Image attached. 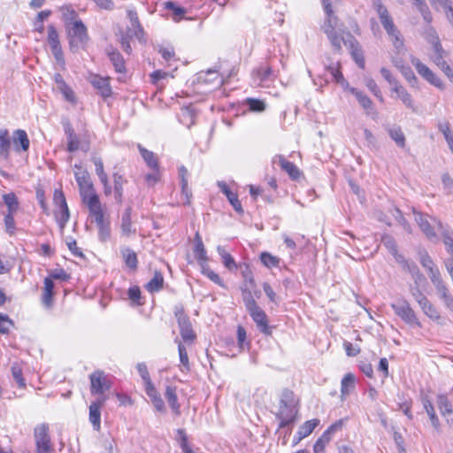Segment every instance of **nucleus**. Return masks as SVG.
<instances>
[{"mask_svg":"<svg viewBox=\"0 0 453 453\" xmlns=\"http://www.w3.org/2000/svg\"><path fill=\"white\" fill-rule=\"evenodd\" d=\"M322 5L326 17L321 29L326 35L334 50L340 53L342 43H343L349 50L357 66L365 69L364 51L358 41L349 32L346 31L344 24L340 22L339 19L334 14L330 0H322Z\"/></svg>","mask_w":453,"mask_h":453,"instance_id":"obj_1","label":"nucleus"},{"mask_svg":"<svg viewBox=\"0 0 453 453\" xmlns=\"http://www.w3.org/2000/svg\"><path fill=\"white\" fill-rule=\"evenodd\" d=\"M298 413L299 398L289 388H284L280 394L279 410L275 414L280 420L279 428L293 426L297 420Z\"/></svg>","mask_w":453,"mask_h":453,"instance_id":"obj_2","label":"nucleus"},{"mask_svg":"<svg viewBox=\"0 0 453 453\" xmlns=\"http://www.w3.org/2000/svg\"><path fill=\"white\" fill-rule=\"evenodd\" d=\"M90 215L94 216L98 227V239L105 242L111 237L110 221L104 219V211L98 195H92L88 197L87 204Z\"/></svg>","mask_w":453,"mask_h":453,"instance_id":"obj_3","label":"nucleus"},{"mask_svg":"<svg viewBox=\"0 0 453 453\" xmlns=\"http://www.w3.org/2000/svg\"><path fill=\"white\" fill-rule=\"evenodd\" d=\"M395 314L401 319V320L406 324L410 328H422L423 325L416 311L411 306L409 301L405 298H397L394 303L390 304Z\"/></svg>","mask_w":453,"mask_h":453,"instance_id":"obj_4","label":"nucleus"},{"mask_svg":"<svg viewBox=\"0 0 453 453\" xmlns=\"http://www.w3.org/2000/svg\"><path fill=\"white\" fill-rule=\"evenodd\" d=\"M173 313L177 319L180 334L187 344H191L196 338V334L193 330L189 317L186 314L182 303H178L173 308Z\"/></svg>","mask_w":453,"mask_h":453,"instance_id":"obj_5","label":"nucleus"},{"mask_svg":"<svg viewBox=\"0 0 453 453\" xmlns=\"http://www.w3.org/2000/svg\"><path fill=\"white\" fill-rule=\"evenodd\" d=\"M69 47L72 51H77L80 47H83L88 41V30L84 23L79 19L73 23L68 31Z\"/></svg>","mask_w":453,"mask_h":453,"instance_id":"obj_6","label":"nucleus"},{"mask_svg":"<svg viewBox=\"0 0 453 453\" xmlns=\"http://www.w3.org/2000/svg\"><path fill=\"white\" fill-rule=\"evenodd\" d=\"M34 437L36 453H50L53 451L48 424L37 425L34 428Z\"/></svg>","mask_w":453,"mask_h":453,"instance_id":"obj_7","label":"nucleus"},{"mask_svg":"<svg viewBox=\"0 0 453 453\" xmlns=\"http://www.w3.org/2000/svg\"><path fill=\"white\" fill-rule=\"evenodd\" d=\"M90 393L92 395H104L109 391L112 386V382L104 371L96 370L89 375Z\"/></svg>","mask_w":453,"mask_h":453,"instance_id":"obj_8","label":"nucleus"},{"mask_svg":"<svg viewBox=\"0 0 453 453\" xmlns=\"http://www.w3.org/2000/svg\"><path fill=\"white\" fill-rule=\"evenodd\" d=\"M74 177L79 187V191L82 202L88 204V197H90L92 195H97L95 192L90 174L87 170H82L81 172H75Z\"/></svg>","mask_w":453,"mask_h":453,"instance_id":"obj_9","label":"nucleus"},{"mask_svg":"<svg viewBox=\"0 0 453 453\" xmlns=\"http://www.w3.org/2000/svg\"><path fill=\"white\" fill-rule=\"evenodd\" d=\"M247 311L252 320L256 323L258 330L265 335H271L272 327L268 325L267 315L265 312L258 305Z\"/></svg>","mask_w":453,"mask_h":453,"instance_id":"obj_10","label":"nucleus"},{"mask_svg":"<svg viewBox=\"0 0 453 453\" xmlns=\"http://www.w3.org/2000/svg\"><path fill=\"white\" fill-rule=\"evenodd\" d=\"M373 8L379 15L380 21L387 34H392L396 29L394 21L380 0H373Z\"/></svg>","mask_w":453,"mask_h":453,"instance_id":"obj_11","label":"nucleus"},{"mask_svg":"<svg viewBox=\"0 0 453 453\" xmlns=\"http://www.w3.org/2000/svg\"><path fill=\"white\" fill-rule=\"evenodd\" d=\"M325 70L331 75V79H329L326 74L319 77V79L324 81L325 84H328L331 81H334L344 88L349 85L341 71V65L339 62L326 65Z\"/></svg>","mask_w":453,"mask_h":453,"instance_id":"obj_12","label":"nucleus"},{"mask_svg":"<svg viewBox=\"0 0 453 453\" xmlns=\"http://www.w3.org/2000/svg\"><path fill=\"white\" fill-rule=\"evenodd\" d=\"M61 124L67 138L66 150L69 152H75L80 149V140L68 119H63Z\"/></svg>","mask_w":453,"mask_h":453,"instance_id":"obj_13","label":"nucleus"},{"mask_svg":"<svg viewBox=\"0 0 453 453\" xmlns=\"http://www.w3.org/2000/svg\"><path fill=\"white\" fill-rule=\"evenodd\" d=\"M413 213L415 215V221L421 229V231L426 234V236L432 242L437 240V234L434 230V227L429 223L427 218L428 215L423 214L420 211L413 209Z\"/></svg>","mask_w":453,"mask_h":453,"instance_id":"obj_14","label":"nucleus"},{"mask_svg":"<svg viewBox=\"0 0 453 453\" xmlns=\"http://www.w3.org/2000/svg\"><path fill=\"white\" fill-rule=\"evenodd\" d=\"M105 53L117 73H125L127 72L124 58L117 49L109 45L105 48Z\"/></svg>","mask_w":453,"mask_h":453,"instance_id":"obj_15","label":"nucleus"},{"mask_svg":"<svg viewBox=\"0 0 453 453\" xmlns=\"http://www.w3.org/2000/svg\"><path fill=\"white\" fill-rule=\"evenodd\" d=\"M418 257L421 265L427 271L430 280L440 276V272L426 250L418 251Z\"/></svg>","mask_w":453,"mask_h":453,"instance_id":"obj_16","label":"nucleus"},{"mask_svg":"<svg viewBox=\"0 0 453 453\" xmlns=\"http://www.w3.org/2000/svg\"><path fill=\"white\" fill-rule=\"evenodd\" d=\"M221 192L226 196L228 202L233 206L234 210L240 215L243 214L242 203L238 198V195L233 192L230 188L224 181L218 183Z\"/></svg>","mask_w":453,"mask_h":453,"instance_id":"obj_17","label":"nucleus"},{"mask_svg":"<svg viewBox=\"0 0 453 453\" xmlns=\"http://www.w3.org/2000/svg\"><path fill=\"white\" fill-rule=\"evenodd\" d=\"M277 162L292 180H297L300 177L301 172L298 167L294 163L288 161L282 155H276L274 157L273 163L275 164Z\"/></svg>","mask_w":453,"mask_h":453,"instance_id":"obj_18","label":"nucleus"},{"mask_svg":"<svg viewBox=\"0 0 453 453\" xmlns=\"http://www.w3.org/2000/svg\"><path fill=\"white\" fill-rule=\"evenodd\" d=\"M112 179L114 198L119 204H121L123 202L124 184L127 183V180L124 178V175L119 172H114L112 173Z\"/></svg>","mask_w":453,"mask_h":453,"instance_id":"obj_19","label":"nucleus"},{"mask_svg":"<svg viewBox=\"0 0 453 453\" xmlns=\"http://www.w3.org/2000/svg\"><path fill=\"white\" fill-rule=\"evenodd\" d=\"M91 83L93 87L98 90L101 96L104 99L111 96L112 89L108 78L95 76L91 81Z\"/></svg>","mask_w":453,"mask_h":453,"instance_id":"obj_20","label":"nucleus"},{"mask_svg":"<svg viewBox=\"0 0 453 453\" xmlns=\"http://www.w3.org/2000/svg\"><path fill=\"white\" fill-rule=\"evenodd\" d=\"M147 395L150 398V401L155 409L159 412L165 411V403L160 394L156 389L154 384L149 385L144 388Z\"/></svg>","mask_w":453,"mask_h":453,"instance_id":"obj_21","label":"nucleus"},{"mask_svg":"<svg viewBox=\"0 0 453 453\" xmlns=\"http://www.w3.org/2000/svg\"><path fill=\"white\" fill-rule=\"evenodd\" d=\"M13 144L15 150L27 151L29 149L30 142L27 134L23 129H17L13 132L12 135Z\"/></svg>","mask_w":453,"mask_h":453,"instance_id":"obj_22","label":"nucleus"},{"mask_svg":"<svg viewBox=\"0 0 453 453\" xmlns=\"http://www.w3.org/2000/svg\"><path fill=\"white\" fill-rule=\"evenodd\" d=\"M132 211H133L132 207L127 206L121 215V223H120L121 234L127 237L130 236L131 234H134L136 231L135 228L132 227V219H131Z\"/></svg>","mask_w":453,"mask_h":453,"instance_id":"obj_23","label":"nucleus"},{"mask_svg":"<svg viewBox=\"0 0 453 453\" xmlns=\"http://www.w3.org/2000/svg\"><path fill=\"white\" fill-rule=\"evenodd\" d=\"M420 309L424 312L426 316L431 319L434 321H436L437 324L443 326L445 324L444 320L441 319L439 311L434 307V305L428 300V298L419 304Z\"/></svg>","mask_w":453,"mask_h":453,"instance_id":"obj_24","label":"nucleus"},{"mask_svg":"<svg viewBox=\"0 0 453 453\" xmlns=\"http://www.w3.org/2000/svg\"><path fill=\"white\" fill-rule=\"evenodd\" d=\"M392 91L397 94L398 98L403 104L413 112H417V107L414 105L411 94L399 83L392 88Z\"/></svg>","mask_w":453,"mask_h":453,"instance_id":"obj_25","label":"nucleus"},{"mask_svg":"<svg viewBox=\"0 0 453 453\" xmlns=\"http://www.w3.org/2000/svg\"><path fill=\"white\" fill-rule=\"evenodd\" d=\"M55 284L50 278L44 279L43 294L42 296V303L46 308H51L53 306V296H54Z\"/></svg>","mask_w":453,"mask_h":453,"instance_id":"obj_26","label":"nucleus"},{"mask_svg":"<svg viewBox=\"0 0 453 453\" xmlns=\"http://www.w3.org/2000/svg\"><path fill=\"white\" fill-rule=\"evenodd\" d=\"M194 253L195 257L201 266L203 264H206L208 261L207 253L203 243V240L199 233L197 232L195 235V246H194Z\"/></svg>","mask_w":453,"mask_h":453,"instance_id":"obj_27","label":"nucleus"},{"mask_svg":"<svg viewBox=\"0 0 453 453\" xmlns=\"http://www.w3.org/2000/svg\"><path fill=\"white\" fill-rule=\"evenodd\" d=\"M12 142L9 131L6 128L0 130V158L8 159L10 157V150Z\"/></svg>","mask_w":453,"mask_h":453,"instance_id":"obj_28","label":"nucleus"},{"mask_svg":"<svg viewBox=\"0 0 453 453\" xmlns=\"http://www.w3.org/2000/svg\"><path fill=\"white\" fill-rule=\"evenodd\" d=\"M165 396L166 401L171 407L172 411L175 415L180 414V405L178 402V396L176 394V388L173 386H167L165 388Z\"/></svg>","mask_w":453,"mask_h":453,"instance_id":"obj_29","label":"nucleus"},{"mask_svg":"<svg viewBox=\"0 0 453 453\" xmlns=\"http://www.w3.org/2000/svg\"><path fill=\"white\" fill-rule=\"evenodd\" d=\"M138 149L148 167L152 171H157L159 169V164L155 153L143 148L141 144H138Z\"/></svg>","mask_w":453,"mask_h":453,"instance_id":"obj_30","label":"nucleus"},{"mask_svg":"<svg viewBox=\"0 0 453 453\" xmlns=\"http://www.w3.org/2000/svg\"><path fill=\"white\" fill-rule=\"evenodd\" d=\"M433 221L437 224L438 229L441 231L447 251L453 255V232L449 228H445L440 220L433 219Z\"/></svg>","mask_w":453,"mask_h":453,"instance_id":"obj_31","label":"nucleus"},{"mask_svg":"<svg viewBox=\"0 0 453 453\" xmlns=\"http://www.w3.org/2000/svg\"><path fill=\"white\" fill-rule=\"evenodd\" d=\"M217 251L221 257L222 263L226 268L231 272L238 270L239 265L236 264L234 258L226 250L224 247L218 246Z\"/></svg>","mask_w":453,"mask_h":453,"instance_id":"obj_32","label":"nucleus"},{"mask_svg":"<svg viewBox=\"0 0 453 453\" xmlns=\"http://www.w3.org/2000/svg\"><path fill=\"white\" fill-rule=\"evenodd\" d=\"M256 288L250 287L247 283H243L241 286L242 297L244 303L246 310L252 309L257 306V303L252 296V292Z\"/></svg>","mask_w":453,"mask_h":453,"instance_id":"obj_33","label":"nucleus"},{"mask_svg":"<svg viewBox=\"0 0 453 453\" xmlns=\"http://www.w3.org/2000/svg\"><path fill=\"white\" fill-rule=\"evenodd\" d=\"M164 277L161 272L155 271L153 278L145 285V288L150 293L158 292L163 288Z\"/></svg>","mask_w":453,"mask_h":453,"instance_id":"obj_34","label":"nucleus"},{"mask_svg":"<svg viewBox=\"0 0 453 453\" xmlns=\"http://www.w3.org/2000/svg\"><path fill=\"white\" fill-rule=\"evenodd\" d=\"M101 408L98 404L91 403L89 405V421L94 430L101 429Z\"/></svg>","mask_w":453,"mask_h":453,"instance_id":"obj_35","label":"nucleus"},{"mask_svg":"<svg viewBox=\"0 0 453 453\" xmlns=\"http://www.w3.org/2000/svg\"><path fill=\"white\" fill-rule=\"evenodd\" d=\"M196 111L191 106H186L181 109L180 121L188 128L195 124Z\"/></svg>","mask_w":453,"mask_h":453,"instance_id":"obj_36","label":"nucleus"},{"mask_svg":"<svg viewBox=\"0 0 453 453\" xmlns=\"http://www.w3.org/2000/svg\"><path fill=\"white\" fill-rule=\"evenodd\" d=\"M164 5L165 9L173 12V19L175 22L182 19L184 15L187 13V10L184 7L178 5L175 2L167 1L164 3Z\"/></svg>","mask_w":453,"mask_h":453,"instance_id":"obj_37","label":"nucleus"},{"mask_svg":"<svg viewBox=\"0 0 453 453\" xmlns=\"http://www.w3.org/2000/svg\"><path fill=\"white\" fill-rule=\"evenodd\" d=\"M121 254L124 258L126 265L131 270H136L138 265L136 253L130 248H125L121 250Z\"/></svg>","mask_w":453,"mask_h":453,"instance_id":"obj_38","label":"nucleus"},{"mask_svg":"<svg viewBox=\"0 0 453 453\" xmlns=\"http://www.w3.org/2000/svg\"><path fill=\"white\" fill-rule=\"evenodd\" d=\"M422 402L432 426L438 430L440 428V420L435 413L432 402L427 397L424 398Z\"/></svg>","mask_w":453,"mask_h":453,"instance_id":"obj_39","label":"nucleus"},{"mask_svg":"<svg viewBox=\"0 0 453 453\" xmlns=\"http://www.w3.org/2000/svg\"><path fill=\"white\" fill-rule=\"evenodd\" d=\"M238 269H240L241 274L244 280L243 283H247L251 288H256L257 285L250 265L247 263H241L239 264Z\"/></svg>","mask_w":453,"mask_h":453,"instance_id":"obj_40","label":"nucleus"},{"mask_svg":"<svg viewBox=\"0 0 453 453\" xmlns=\"http://www.w3.org/2000/svg\"><path fill=\"white\" fill-rule=\"evenodd\" d=\"M350 92L352 93V95L355 96V97L357 99L358 103L362 105V107L367 111V113L369 114V111L370 110H372V100L366 96L365 95L362 91L355 88H350Z\"/></svg>","mask_w":453,"mask_h":453,"instance_id":"obj_41","label":"nucleus"},{"mask_svg":"<svg viewBox=\"0 0 453 453\" xmlns=\"http://www.w3.org/2000/svg\"><path fill=\"white\" fill-rule=\"evenodd\" d=\"M3 200L7 206V211L17 212L19 208V199L15 193L10 192L3 195Z\"/></svg>","mask_w":453,"mask_h":453,"instance_id":"obj_42","label":"nucleus"},{"mask_svg":"<svg viewBox=\"0 0 453 453\" xmlns=\"http://www.w3.org/2000/svg\"><path fill=\"white\" fill-rule=\"evenodd\" d=\"M201 272L215 284L221 288H226V284L224 283L223 280L219 277V274H217L210 268L207 263L201 265Z\"/></svg>","mask_w":453,"mask_h":453,"instance_id":"obj_43","label":"nucleus"},{"mask_svg":"<svg viewBox=\"0 0 453 453\" xmlns=\"http://www.w3.org/2000/svg\"><path fill=\"white\" fill-rule=\"evenodd\" d=\"M432 5L438 4L443 8L448 21L453 27V6L450 0H430Z\"/></svg>","mask_w":453,"mask_h":453,"instance_id":"obj_44","label":"nucleus"},{"mask_svg":"<svg viewBox=\"0 0 453 453\" xmlns=\"http://www.w3.org/2000/svg\"><path fill=\"white\" fill-rule=\"evenodd\" d=\"M390 138L400 148L405 147V135L400 127H391L388 130Z\"/></svg>","mask_w":453,"mask_h":453,"instance_id":"obj_45","label":"nucleus"},{"mask_svg":"<svg viewBox=\"0 0 453 453\" xmlns=\"http://www.w3.org/2000/svg\"><path fill=\"white\" fill-rule=\"evenodd\" d=\"M388 35L390 36L393 45H394L395 49L396 50V54L400 55L402 53H404L405 48H404L403 40L402 38L400 31L396 28L395 30V32H393L392 34H388Z\"/></svg>","mask_w":453,"mask_h":453,"instance_id":"obj_46","label":"nucleus"},{"mask_svg":"<svg viewBox=\"0 0 453 453\" xmlns=\"http://www.w3.org/2000/svg\"><path fill=\"white\" fill-rule=\"evenodd\" d=\"M436 403L441 415H446L452 408V404L447 395L439 394L436 397Z\"/></svg>","mask_w":453,"mask_h":453,"instance_id":"obj_47","label":"nucleus"},{"mask_svg":"<svg viewBox=\"0 0 453 453\" xmlns=\"http://www.w3.org/2000/svg\"><path fill=\"white\" fill-rule=\"evenodd\" d=\"M260 260L261 263L268 268L278 267L280 265V258L273 256L269 252H262L260 254Z\"/></svg>","mask_w":453,"mask_h":453,"instance_id":"obj_48","label":"nucleus"},{"mask_svg":"<svg viewBox=\"0 0 453 453\" xmlns=\"http://www.w3.org/2000/svg\"><path fill=\"white\" fill-rule=\"evenodd\" d=\"M319 420L318 418H313L308 421H305L303 425H301L298 428V431L304 436H309L313 430L319 426Z\"/></svg>","mask_w":453,"mask_h":453,"instance_id":"obj_49","label":"nucleus"},{"mask_svg":"<svg viewBox=\"0 0 453 453\" xmlns=\"http://www.w3.org/2000/svg\"><path fill=\"white\" fill-rule=\"evenodd\" d=\"M331 439L332 437L324 432L313 445L314 453H325V448Z\"/></svg>","mask_w":453,"mask_h":453,"instance_id":"obj_50","label":"nucleus"},{"mask_svg":"<svg viewBox=\"0 0 453 453\" xmlns=\"http://www.w3.org/2000/svg\"><path fill=\"white\" fill-rule=\"evenodd\" d=\"M355 386V376L352 373H347L342 380L341 382V393L342 395H349V388Z\"/></svg>","mask_w":453,"mask_h":453,"instance_id":"obj_51","label":"nucleus"},{"mask_svg":"<svg viewBox=\"0 0 453 453\" xmlns=\"http://www.w3.org/2000/svg\"><path fill=\"white\" fill-rule=\"evenodd\" d=\"M58 207L60 209V217L57 218V222L59 227L64 229L70 219V211L66 201L64 203V205H59Z\"/></svg>","mask_w":453,"mask_h":453,"instance_id":"obj_52","label":"nucleus"},{"mask_svg":"<svg viewBox=\"0 0 453 453\" xmlns=\"http://www.w3.org/2000/svg\"><path fill=\"white\" fill-rule=\"evenodd\" d=\"M257 75L258 76L260 81H272L274 78V73L271 66H260L257 69Z\"/></svg>","mask_w":453,"mask_h":453,"instance_id":"obj_53","label":"nucleus"},{"mask_svg":"<svg viewBox=\"0 0 453 453\" xmlns=\"http://www.w3.org/2000/svg\"><path fill=\"white\" fill-rule=\"evenodd\" d=\"M14 213L15 212L7 211L4 219L5 232L10 235H13L16 231Z\"/></svg>","mask_w":453,"mask_h":453,"instance_id":"obj_54","label":"nucleus"},{"mask_svg":"<svg viewBox=\"0 0 453 453\" xmlns=\"http://www.w3.org/2000/svg\"><path fill=\"white\" fill-rule=\"evenodd\" d=\"M48 43L50 49L61 46L58 33L53 25L48 26Z\"/></svg>","mask_w":453,"mask_h":453,"instance_id":"obj_55","label":"nucleus"},{"mask_svg":"<svg viewBox=\"0 0 453 453\" xmlns=\"http://www.w3.org/2000/svg\"><path fill=\"white\" fill-rule=\"evenodd\" d=\"M12 374L14 380L18 384V386L20 388H26V380L23 377V372H22L21 367L19 365H18L17 364L13 365L12 366Z\"/></svg>","mask_w":453,"mask_h":453,"instance_id":"obj_56","label":"nucleus"},{"mask_svg":"<svg viewBox=\"0 0 453 453\" xmlns=\"http://www.w3.org/2000/svg\"><path fill=\"white\" fill-rule=\"evenodd\" d=\"M136 369L142 380H143L144 388L153 384L145 363H138L136 365Z\"/></svg>","mask_w":453,"mask_h":453,"instance_id":"obj_57","label":"nucleus"},{"mask_svg":"<svg viewBox=\"0 0 453 453\" xmlns=\"http://www.w3.org/2000/svg\"><path fill=\"white\" fill-rule=\"evenodd\" d=\"M178 352H179L180 361L183 366V369H181V371L185 370V371L188 372L190 370L188 356V352H187L185 346L181 342H179V344H178Z\"/></svg>","mask_w":453,"mask_h":453,"instance_id":"obj_58","label":"nucleus"},{"mask_svg":"<svg viewBox=\"0 0 453 453\" xmlns=\"http://www.w3.org/2000/svg\"><path fill=\"white\" fill-rule=\"evenodd\" d=\"M439 130L443 134L450 151L453 153V133L450 130L449 123L440 124Z\"/></svg>","mask_w":453,"mask_h":453,"instance_id":"obj_59","label":"nucleus"},{"mask_svg":"<svg viewBox=\"0 0 453 453\" xmlns=\"http://www.w3.org/2000/svg\"><path fill=\"white\" fill-rule=\"evenodd\" d=\"M246 104L251 111L261 112L265 109V102L257 98H247Z\"/></svg>","mask_w":453,"mask_h":453,"instance_id":"obj_60","label":"nucleus"},{"mask_svg":"<svg viewBox=\"0 0 453 453\" xmlns=\"http://www.w3.org/2000/svg\"><path fill=\"white\" fill-rule=\"evenodd\" d=\"M395 220L403 227V229L409 233H412V229L409 222L406 220V219L403 217L402 211L398 208H395L394 211L392 213Z\"/></svg>","mask_w":453,"mask_h":453,"instance_id":"obj_61","label":"nucleus"},{"mask_svg":"<svg viewBox=\"0 0 453 453\" xmlns=\"http://www.w3.org/2000/svg\"><path fill=\"white\" fill-rule=\"evenodd\" d=\"M92 162L95 165V171L96 175L98 176L99 180H104L105 178H108L106 173L104 169V163L101 157L93 156L91 157Z\"/></svg>","mask_w":453,"mask_h":453,"instance_id":"obj_62","label":"nucleus"},{"mask_svg":"<svg viewBox=\"0 0 453 453\" xmlns=\"http://www.w3.org/2000/svg\"><path fill=\"white\" fill-rule=\"evenodd\" d=\"M381 242L392 255H396L397 245L394 237L389 234H384L381 237Z\"/></svg>","mask_w":453,"mask_h":453,"instance_id":"obj_63","label":"nucleus"},{"mask_svg":"<svg viewBox=\"0 0 453 453\" xmlns=\"http://www.w3.org/2000/svg\"><path fill=\"white\" fill-rule=\"evenodd\" d=\"M427 82L431 85L442 89L444 88L443 82L432 71L429 70L428 73L423 77Z\"/></svg>","mask_w":453,"mask_h":453,"instance_id":"obj_64","label":"nucleus"}]
</instances>
